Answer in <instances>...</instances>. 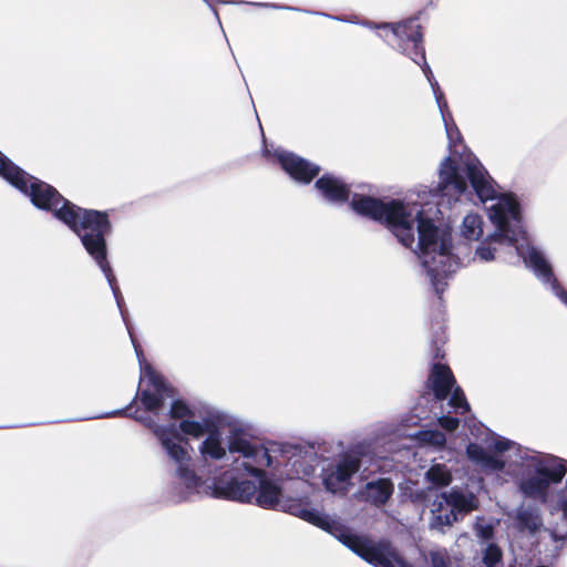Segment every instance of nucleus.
<instances>
[{
  "instance_id": "6ab92c4d",
  "label": "nucleus",
  "mask_w": 567,
  "mask_h": 567,
  "mask_svg": "<svg viewBox=\"0 0 567 567\" xmlns=\"http://www.w3.org/2000/svg\"><path fill=\"white\" fill-rule=\"evenodd\" d=\"M360 25L371 30H379L380 32L378 35L382 39L386 38L388 33L390 32L393 38V42H390V44L398 51L399 47L404 44L410 37L417 38L419 29H421L416 18H411L398 23H375L370 20H362Z\"/></svg>"
},
{
  "instance_id": "9b49d317",
  "label": "nucleus",
  "mask_w": 567,
  "mask_h": 567,
  "mask_svg": "<svg viewBox=\"0 0 567 567\" xmlns=\"http://www.w3.org/2000/svg\"><path fill=\"white\" fill-rule=\"evenodd\" d=\"M476 507L477 498L472 492L456 487L443 492L432 504L430 528L443 532Z\"/></svg>"
},
{
  "instance_id": "37998d69",
  "label": "nucleus",
  "mask_w": 567,
  "mask_h": 567,
  "mask_svg": "<svg viewBox=\"0 0 567 567\" xmlns=\"http://www.w3.org/2000/svg\"><path fill=\"white\" fill-rule=\"evenodd\" d=\"M236 3H238V4H243V3H245V2H244V1H237Z\"/></svg>"
},
{
  "instance_id": "ea45409f",
  "label": "nucleus",
  "mask_w": 567,
  "mask_h": 567,
  "mask_svg": "<svg viewBox=\"0 0 567 567\" xmlns=\"http://www.w3.org/2000/svg\"><path fill=\"white\" fill-rule=\"evenodd\" d=\"M128 334H130V338H131L132 343H135V340H134V338H133L132 331H128Z\"/></svg>"
},
{
  "instance_id": "72a5a7b5",
  "label": "nucleus",
  "mask_w": 567,
  "mask_h": 567,
  "mask_svg": "<svg viewBox=\"0 0 567 567\" xmlns=\"http://www.w3.org/2000/svg\"><path fill=\"white\" fill-rule=\"evenodd\" d=\"M321 16L323 17H327V18H330V19H333V20H338V21H343V22H349V23H354V24H359L360 25V20H357L354 18H348V19H344V18H340V17H333V16H330L328 13H320Z\"/></svg>"
},
{
  "instance_id": "f257e3e1",
  "label": "nucleus",
  "mask_w": 567,
  "mask_h": 567,
  "mask_svg": "<svg viewBox=\"0 0 567 567\" xmlns=\"http://www.w3.org/2000/svg\"><path fill=\"white\" fill-rule=\"evenodd\" d=\"M466 179L473 193L484 204L487 215L495 229L475 249V257L488 262L501 259L507 262L515 252V244L511 236L520 227V205L511 193L499 194L495 181L486 168L473 155H467L456 163L445 157L439 168L437 185L430 190L439 207H451L453 203L470 199Z\"/></svg>"
},
{
  "instance_id": "6e6552de",
  "label": "nucleus",
  "mask_w": 567,
  "mask_h": 567,
  "mask_svg": "<svg viewBox=\"0 0 567 567\" xmlns=\"http://www.w3.org/2000/svg\"><path fill=\"white\" fill-rule=\"evenodd\" d=\"M0 176L29 196L39 209L48 210L58 219V213L68 210L73 203L64 198L53 186L28 174L0 152Z\"/></svg>"
},
{
  "instance_id": "a211bd4d",
  "label": "nucleus",
  "mask_w": 567,
  "mask_h": 567,
  "mask_svg": "<svg viewBox=\"0 0 567 567\" xmlns=\"http://www.w3.org/2000/svg\"><path fill=\"white\" fill-rule=\"evenodd\" d=\"M278 511L296 516L309 524H312L323 530H327L336 535V537H338L339 540L341 534L344 533L341 532L339 535H337V523L332 520L328 515L321 513L320 511L307 507L301 499L284 497Z\"/></svg>"
},
{
  "instance_id": "e433bc0d",
  "label": "nucleus",
  "mask_w": 567,
  "mask_h": 567,
  "mask_svg": "<svg viewBox=\"0 0 567 567\" xmlns=\"http://www.w3.org/2000/svg\"><path fill=\"white\" fill-rule=\"evenodd\" d=\"M491 532L489 530H482V536L484 538H487L489 536Z\"/></svg>"
},
{
  "instance_id": "c85d7f7f",
  "label": "nucleus",
  "mask_w": 567,
  "mask_h": 567,
  "mask_svg": "<svg viewBox=\"0 0 567 567\" xmlns=\"http://www.w3.org/2000/svg\"><path fill=\"white\" fill-rule=\"evenodd\" d=\"M429 557L432 567H451V560L445 549L431 550Z\"/></svg>"
},
{
  "instance_id": "a19ab883",
  "label": "nucleus",
  "mask_w": 567,
  "mask_h": 567,
  "mask_svg": "<svg viewBox=\"0 0 567 567\" xmlns=\"http://www.w3.org/2000/svg\"><path fill=\"white\" fill-rule=\"evenodd\" d=\"M128 334H130V338H131L132 343H135V340H134V338H133L132 331H128Z\"/></svg>"
},
{
  "instance_id": "412c9836",
  "label": "nucleus",
  "mask_w": 567,
  "mask_h": 567,
  "mask_svg": "<svg viewBox=\"0 0 567 567\" xmlns=\"http://www.w3.org/2000/svg\"><path fill=\"white\" fill-rule=\"evenodd\" d=\"M315 188L323 202L331 205H343L350 199V186L339 176L323 174L315 183Z\"/></svg>"
},
{
  "instance_id": "7ed1b4c3",
  "label": "nucleus",
  "mask_w": 567,
  "mask_h": 567,
  "mask_svg": "<svg viewBox=\"0 0 567 567\" xmlns=\"http://www.w3.org/2000/svg\"><path fill=\"white\" fill-rule=\"evenodd\" d=\"M488 449L494 454L477 443H470L466 455L486 473L505 471L514 477L524 497L543 504L548 501L550 486L559 484L567 473L564 458L523 447L503 436L493 439Z\"/></svg>"
},
{
  "instance_id": "ddd939ff",
  "label": "nucleus",
  "mask_w": 567,
  "mask_h": 567,
  "mask_svg": "<svg viewBox=\"0 0 567 567\" xmlns=\"http://www.w3.org/2000/svg\"><path fill=\"white\" fill-rule=\"evenodd\" d=\"M340 542L374 567H413L386 540L373 543L353 534L343 533Z\"/></svg>"
},
{
  "instance_id": "cd10ccee",
  "label": "nucleus",
  "mask_w": 567,
  "mask_h": 567,
  "mask_svg": "<svg viewBox=\"0 0 567 567\" xmlns=\"http://www.w3.org/2000/svg\"><path fill=\"white\" fill-rule=\"evenodd\" d=\"M440 113H441V116H442V120H443V123L445 126V132H446L447 138L450 141V144H452L455 138L460 137V132L453 122V118H452L451 113L449 112V109L445 110L444 113L443 112H440Z\"/></svg>"
},
{
  "instance_id": "2eb2a0df",
  "label": "nucleus",
  "mask_w": 567,
  "mask_h": 567,
  "mask_svg": "<svg viewBox=\"0 0 567 567\" xmlns=\"http://www.w3.org/2000/svg\"><path fill=\"white\" fill-rule=\"evenodd\" d=\"M361 458L354 454L342 455L336 464L324 468L322 482L326 489L332 494H346L352 476L359 472Z\"/></svg>"
},
{
  "instance_id": "c9c22d12",
  "label": "nucleus",
  "mask_w": 567,
  "mask_h": 567,
  "mask_svg": "<svg viewBox=\"0 0 567 567\" xmlns=\"http://www.w3.org/2000/svg\"><path fill=\"white\" fill-rule=\"evenodd\" d=\"M124 412H125V410H116V411H112V412L106 413L105 416L121 415Z\"/></svg>"
},
{
  "instance_id": "9d476101",
  "label": "nucleus",
  "mask_w": 567,
  "mask_h": 567,
  "mask_svg": "<svg viewBox=\"0 0 567 567\" xmlns=\"http://www.w3.org/2000/svg\"><path fill=\"white\" fill-rule=\"evenodd\" d=\"M140 399L144 409L158 415L164 409L166 401L171 400L169 416L172 419H185L192 415L190 409L181 400L174 399V390L169 388L161 375H158L151 365H143L140 360Z\"/></svg>"
},
{
  "instance_id": "79ce46f5",
  "label": "nucleus",
  "mask_w": 567,
  "mask_h": 567,
  "mask_svg": "<svg viewBox=\"0 0 567 567\" xmlns=\"http://www.w3.org/2000/svg\"><path fill=\"white\" fill-rule=\"evenodd\" d=\"M134 347H135V352H136L137 357L140 358L138 349H137V347L135 344H134Z\"/></svg>"
},
{
  "instance_id": "c756f323",
  "label": "nucleus",
  "mask_w": 567,
  "mask_h": 567,
  "mask_svg": "<svg viewBox=\"0 0 567 567\" xmlns=\"http://www.w3.org/2000/svg\"><path fill=\"white\" fill-rule=\"evenodd\" d=\"M136 421L141 422L144 426L152 430L153 434L156 436V431L159 429H173L175 424H168V425H158L154 419L150 415L143 416V415H136L134 416Z\"/></svg>"
},
{
  "instance_id": "4be33fe9",
  "label": "nucleus",
  "mask_w": 567,
  "mask_h": 567,
  "mask_svg": "<svg viewBox=\"0 0 567 567\" xmlns=\"http://www.w3.org/2000/svg\"><path fill=\"white\" fill-rule=\"evenodd\" d=\"M394 492V484L390 478H378L368 482L359 492L358 498L374 507L384 506Z\"/></svg>"
},
{
  "instance_id": "39448f33",
  "label": "nucleus",
  "mask_w": 567,
  "mask_h": 567,
  "mask_svg": "<svg viewBox=\"0 0 567 567\" xmlns=\"http://www.w3.org/2000/svg\"><path fill=\"white\" fill-rule=\"evenodd\" d=\"M58 219L65 224L81 240L87 255L103 272L114 295L121 315L123 312V296L116 285L112 267L107 260L106 237L112 233V224L106 212L85 209L75 204L58 213Z\"/></svg>"
},
{
  "instance_id": "a878e982",
  "label": "nucleus",
  "mask_w": 567,
  "mask_h": 567,
  "mask_svg": "<svg viewBox=\"0 0 567 567\" xmlns=\"http://www.w3.org/2000/svg\"><path fill=\"white\" fill-rule=\"evenodd\" d=\"M419 439L430 445L442 447L446 442L444 433L439 430H424L419 434Z\"/></svg>"
},
{
  "instance_id": "5701e85b",
  "label": "nucleus",
  "mask_w": 567,
  "mask_h": 567,
  "mask_svg": "<svg viewBox=\"0 0 567 567\" xmlns=\"http://www.w3.org/2000/svg\"><path fill=\"white\" fill-rule=\"evenodd\" d=\"M515 523L520 530L538 532L543 526L540 508L535 504H522L516 509Z\"/></svg>"
},
{
  "instance_id": "58836bf2",
  "label": "nucleus",
  "mask_w": 567,
  "mask_h": 567,
  "mask_svg": "<svg viewBox=\"0 0 567 567\" xmlns=\"http://www.w3.org/2000/svg\"><path fill=\"white\" fill-rule=\"evenodd\" d=\"M128 334H130V338H131L132 343H135V340H134V338H133L132 331H128Z\"/></svg>"
},
{
  "instance_id": "f03ea898",
  "label": "nucleus",
  "mask_w": 567,
  "mask_h": 567,
  "mask_svg": "<svg viewBox=\"0 0 567 567\" xmlns=\"http://www.w3.org/2000/svg\"><path fill=\"white\" fill-rule=\"evenodd\" d=\"M351 209L363 217L380 221L408 248L415 244L417 257L435 293L441 297L447 279L458 266V258L452 252V233L439 228L423 218L416 204H405L399 199L383 202L371 196L354 194Z\"/></svg>"
},
{
  "instance_id": "1a4fd4ad",
  "label": "nucleus",
  "mask_w": 567,
  "mask_h": 567,
  "mask_svg": "<svg viewBox=\"0 0 567 567\" xmlns=\"http://www.w3.org/2000/svg\"><path fill=\"white\" fill-rule=\"evenodd\" d=\"M516 241L515 252L507 259L508 264H516L523 260L525 266L530 269L543 285L547 286L550 291L567 307V291L561 287L554 275L551 266L544 252L532 246L524 229L523 220L519 229H515V234L511 236Z\"/></svg>"
},
{
  "instance_id": "423d86ee",
  "label": "nucleus",
  "mask_w": 567,
  "mask_h": 567,
  "mask_svg": "<svg viewBox=\"0 0 567 567\" xmlns=\"http://www.w3.org/2000/svg\"><path fill=\"white\" fill-rule=\"evenodd\" d=\"M250 446L254 460H243L240 463V470L247 473L271 468L280 478L305 481L315 475L321 462L312 446L279 444L265 446L251 440Z\"/></svg>"
},
{
  "instance_id": "b1692460",
  "label": "nucleus",
  "mask_w": 567,
  "mask_h": 567,
  "mask_svg": "<svg viewBox=\"0 0 567 567\" xmlns=\"http://www.w3.org/2000/svg\"><path fill=\"white\" fill-rule=\"evenodd\" d=\"M461 235L467 240H478L483 235V219L477 214H468L464 217Z\"/></svg>"
},
{
  "instance_id": "7c9ffc66",
  "label": "nucleus",
  "mask_w": 567,
  "mask_h": 567,
  "mask_svg": "<svg viewBox=\"0 0 567 567\" xmlns=\"http://www.w3.org/2000/svg\"><path fill=\"white\" fill-rule=\"evenodd\" d=\"M439 424L447 430V431H454L457 429L460 424V420L457 417L449 416V415H441L439 417Z\"/></svg>"
},
{
  "instance_id": "f704fd0d",
  "label": "nucleus",
  "mask_w": 567,
  "mask_h": 567,
  "mask_svg": "<svg viewBox=\"0 0 567 567\" xmlns=\"http://www.w3.org/2000/svg\"><path fill=\"white\" fill-rule=\"evenodd\" d=\"M208 7H210L214 11V14L216 16V18H218V13L217 11L214 9V4L217 3V2H221L220 0H203Z\"/></svg>"
},
{
  "instance_id": "bb28decb",
  "label": "nucleus",
  "mask_w": 567,
  "mask_h": 567,
  "mask_svg": "<svg viewBox=\"0 0 567 567\" xmlns=\"http://www.w3.org/2000/svg\"><path fill=\"white\" fill-rule=\"evenodd\" d=\"M502 550L495 544H488L483 551L482 561L485 567H496L502 559Z\"/></svg>"
},
{
  "instance_id": "f3484780",
  "label": "nucleus",
  "mask_w": 567,
  "mask_h": 567,
  "mask_svg": "<svg viewBox=\"0 0 567 567\" xmlns=\"http://www.w3.org/2000/svg\"><path fill=\"white\" fill-rule=\"evenodd\" d=\"M275 157L281 168L296 183L308 185L320 173V166L288 151L277 150Z\"/></svg>"
},
{
  "instance_id": "393cba45",
  "label": "nucleus",
  "mask_w": 567,
  "mask_h": 567,
  "mask_svg": "<svg viewBox=\"0 0 567 567\" xmlns=\"http://www.w3.org/2000/svg\"><path fill=\"white\" fill-rule=\"evenodd\" d=\"M425 478L433 486L441 487L452 482V474L444 464H434L426 471Z\"/></svg>"
},
{
  "instance_id": "4468645a",
  "label": "nucleus",
  "mask_w": 567,
  "mask_h": 567,
  "mask_svg": "<svg viewBox=\"0 0 567 567\" xmlns=\"http://www.w3.org/2000/svg\"><path fill=\"white\" fill-rule=\"evenodd\" d=\"M427 382L437 401H443L451 394L449 405L456 413L463 414L470 410L464 392L455 385V378L447 365L433 364Z\"/></svg>"
},
{
  "instance_id": "4c0bfd02",
  "label": "nucleus",
  "mask_w": 567,
  "mask_h": 567,
  "mask_svg": "<svg viewBox=\"0 0 567 567\" xmlns=\"http://www.w3.org/2000/svg\"><path fill=\"white\" fill-rule=\"evenodd\" d=\"M128 334H130V338H131L132 343H135V340H134V338H133L132 331H128Z\"/></svg>"
},
{
  "instance_id": "f8f14e48",
  "label": "nucleus",
  "mask_w": 567,
  "mask_h": 567,
  "mask_svg": "<svg viewBox=\"0 0 567 567\" xmlns=\"http://www.w3.org/2000/svg\"><path fill=\"white\" fill-rule=\"evenodd\" d=\"M247 474L243 470H235L231 464L219 462V471L207 477L210 481L209 488L213 495L239 503H254L257 492V484L249 480H238L234 474Z\"/></svg>"
},
{
  "instance_id": "aec40b11",
  "label": "nucleus",
  "mask_w": 567,
  "mask_h": 567,
  "mask_svg": "<svg viewBox=\"0 0 567 567\" xmlns=\"http://www.w3.org/2000/svg\"><path fill=\"white\" fill-rule=\"evenodd\" d=\"M265 470L261 468L258 473H248L257 478V492L254 503L264 509L278 511L284 499L282 487L279 483L268 477Z\"/></svg>"
},
{
  "instance_id": "2f4dec72",
  "label": "nucleus",
  "mask_w": 567,
  "mask_h": 567,
  "mask_svg": "<svg viewBox=\"0 0 567 567\" xmlns=\"http://www.w3.org/2000/svg\"><path fill=\"white\" fill-rule=\"evenodd\" d=\"M251 6L260 7V8H269L275 10H288V11H301V9L290 6L269 3V2H248Z\"/></svg>"
},
{
  "instance_id": "dca6fc26",
  "label": "nucleus",
  "mask_w": 567,
  "mask_h": 567,
  "mask_svg": "<svg viewBox=\"0 0 567 567\" xmlns=\"http://www.w3.org/2000/svg\"><path fill=\"white\" fill-rule=\"evenodd\" d=\"M399 51L422 68V71L432 87L439 111L444 113V111L447 110V102L445 101L444 94L440 90L439 83L434 79L432 70L426 62L421 31L419 30L417 38L410 37L404 44H401L399 47Z\"/></svg>"
},
{
  "instance_id": "473e14b6",
  "label": "nucleus",
  "mask_w": 567,
  "mask_h": 567,
  "mask_svg": "<svg viewBox=\"0 0 567 567\" xmlns=\"http://www.w3.org/2000/svg\"><path fill=\"white\" fill-rule=\"evenodd\" d=\"M557 508L563 513L564 518L567 519V488H563L558 492Z\"/></svg>"
},
{
  "instance_id": "0eeeda50",
  "label": "nucleus",
  "mask_w": 567,
  "mask_h": 567,
  "mask_svg": "<svg viewBox=\"0 0 567 567\" xmlns=\"http://www.w3.org/2000/svg\"><path fill=\"white\" fill-rule=\"evenodd\" d=\"M156 439L167 464L189 492H198V488L206 483L207 477L219 471V462H210L212 467L209 468L199 466L202 455L198 453L195 458L192 456V449L188 442L183 439L176 425L173 429L157 430Z\"/></svg>"
},
{
  "instance_id": "20e7f679",
  "label": "nucleus",
  "mask_w": 567,
  "mask_h": 567,
  "mask_svg": "<svg viewBox=\"0 0 567 567\" xmlns=\"http://www.w3.org/2000/svg\"><path fill=\"white\" fill-rule=\"evenodd\" d=\"M178 429L183 434L195 439L205 436L197 447L202 455V468L212 467L210 462H225L231 464L235 470H240L243 460H254L247 432L239 426H231L224 436L219 420L214 415L203 417L200 421L184 419Z\"/></svg>"
}]
</instances>
